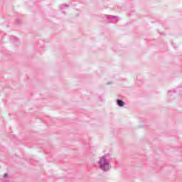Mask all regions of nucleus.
<instances>
[{"instance_id": "5", "label": "nucleus", "mask_w": 182, "mask_h": 182, "mask_svg": "<svg viewBox=\"0 0 182 182\" xmlns=\"http://www.w3.org/2000/svg\"><path fill=\"white\" fill-rule=\"evenodd\" d=\"M68 7H69L68 5L63 4V5L61 6V11H62V12H63V9H65V8H68Z\"/></svg>"}, {"instance_id": "1", "label": "nucleus", "mask_w": 182, "mask_h": 182, "mask_svg": "<svg viewBox=\"0 0 182 182\" xmlns=\"http://www.w3.org/2000/svg\"><path fill=\"white\" fill-rule=\"evenodd\" d=\"M98 165L102 171H105L106 173L110 170V162H109L106 156H103L100 158Z\"/></svg>"}, {"instance_id": "4", "label": "nucleus", "mask_w": 182, "mask_h": 182, "mask_svg": "<svg viewBox=\"0 0 182 182\" xmlns=\"http://www.w3.org/2000/svg\"><path fill=\"white\" fill-rule=\"evenodd\" d=\"M177 91H176V90H171V91H169L168 92V97H172V96H176V92ZM173 100V98H171V100Z\"/></svg>"}, {"instance_id": "8", "label": "nucleus", "mask_w": 182, "mask_h": 182, "mask_svg": "<svg viewBox=\"0 0 182 182\" xmlns=\"http://www.w3.org/2000/svg\"><path fill=\"white\" fill-rule=\"evenodd\" d=\"M15 41H18V38L16 37H14Z\"/></svg>"}, {"instance_id": "7", "label": "nucleus", "mask_w": 182, "mask_h": 182, "mask_svg": "<svg viewBox=\"0 0 182 182\" xmlns=\"http://www.w3.org/2000/svg\"><path fill=\"white\" fill-rule=\"evenodd\" d=\"M16 23H19V19L17 18V19L16 20Z\"/></svg>"}, {"instance_id": "2", "label": "nucleus", "mask_w": 182, "mask_h": 182, "mask_svg": "<svg viewBox=\"0 0 182 182\" xmlns=\"http://www.w3.org/2000/svg\"><path fill=\"white\" fill-rule=\"evenodd\" d=\"M107 16V19H108V21H111L112 23H114V21H117V19H119V16Z\"/></svg>"}, {"instance_id": "6", "label": "nucleus", "mask_w": 182, "mask_h": 182, "mask_svg": "<svg viewBox=\"0 0 182 182\" xmlns=\"http://www.w3.org/2000/svg\"><path fill=\"white\" fill-rule=\"evenodd\" d=\"M4 178H8V173H4Z\"/></svg>"}, {"instance_id": "3", "label": "nucleus", "mask_w": 182, "mask_h": 182, "mask_svg": "<svg viewBox=\"0 0 182 182\" xmlns=\"http://www.w3.org/2000/svg\"><path fill=\"white\" fill-rule=\"evenodd\" d=\"M117 105L119 107H123V106H124L125 103L123 100L118 99V100H117Z\"/></svg>"}]
</instances>
